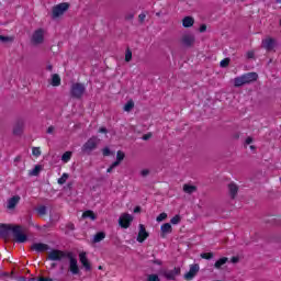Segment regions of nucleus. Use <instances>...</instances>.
I'll use <instances>...</instances> for the list:
<instances>
[{
  "label": "nucleus",
  "instance_id": "nucleus-1",
  "mask_svg": "<svg viewBox=\"0 0 281 281\" xmlns=\"http://www.w3.org/2000/svg\"><path fill=\"white\" fill-rule=\"evenodd\" d=\"M258 80V74L247 72L234 79V87H243L244 85H251Z\"/></svg>",
  "mask_w": 281,
  "mask_h": 281
},
{
  "label": "nucleus",
  "instance_id": "nucleus-2",
  "mask_svg": "<svg viewBox=\"0 0 281 281\" xmlns=\"http://www.w3.org/2000/svg\"><path fill=\"white\" fill-rule=\"evenodd\" d=\"M98 144H100V138H98V136H92L83 144L81 150L86 155H91V153L98 148Z\"/></svg>",
  "mask_w": 281,
  "mask_h": 281
},
{
  "label": "nucleus",
  "instance_id": "nucleus-3",
  "mask_svg": "<svg viewBox=\"0 0 281 281\" xmlns=\"http://www.w3.org/2000/svg\"><path fill=\"white\" fill-rule=\"evenodd\" d=\"M12 236L15 243H27V235L25 234L21 225H13Z\"/></svg>",
  "mask_w": 281,
  "mask_h": 281
},
{
  "label": "nucleus",
  "instance_id": "nucleus-4",
  "mask_svg": "<svg viewBox=\"0 0 281 281\" xmlns=\"http://www.w3.org/2000/svg\"><path fill=\"white\" fill-rule=\"evenodd\" d=\"M86 91H87V88L82 83H74L70 88V95L71 98H76L77 100H80V98L85 95Z\"/></svg>",
  "mask_w": 281,
  "mask_h": 281
},
{
  "label": "nucleus",
  "instance_id": "nucleus-5",
  "mask_svg": "<svg viewBox=\"0 0 281 281\" xmlns=\"http://www.w3.org/2000/svg\"><path fill=\"white\" fill-rule=\"evenodd\" d=\"M69 254H71V251L54 249L48 254V260L60 261L64 260V258H69Z\"/></svg>",
  "mask_w": 281,
  "mask_h": 281
},
{
  "label": "nucleus",
  "instance_id": "nucleus-6",
  "mask_svg": "<svg viewBox=\"0 0 281 281\" xmlns=\"http://www.w3.org/2000/svg\"><path fill=\"white\" fill-rule=\"evenodd\" d=\"M194 43H196V37L192 33H186L180 38V45L182 47H194Z\"/></svg>",
  "mask_w": 281,
  "mask_h": 281
},
{
  "label": "nucleus",
  "instance_id": "nucleus-7",
  "mask_svg": "<svg viewBox=\"0 0 281 281\" xmlns=\"http://www.w3.org/2000/svg\"><path fill=\"white\" fill-rule=\"evenodd\" d=\"M68 10H69V3L67 2L59 3L53 7L52 16L53 19H58V16H63V14H65V12H67Z\"/></svg>",
  "mask_w": 281,
  "mask_h": 281
},
{
  "label": "nucleus",
  "instance_id": "nucleus-8",
  "mask_svg": "<svg viewBox=\"0 0 281 281\" xmlns=\"http://www.w3.org/2000/svg\"><path fill=\"white\" fill-rule=\"evenodd\" d=\"M69 260V271L72 276H78L80 273V268L78 267V259L74 257V252H68Z\"/></svg>",
  "mask_w": 281,
  "mask_h": 281
},
{
  "label": "nucleus",
  "instance_id": "nucleus-9",
  "mask_svg": "<svg viewBox=\"0 0 281 281\" xmlns=\"http://www.w3.org/2000/svg\"><path fill=\"white\" fill-rule=\"evenodd\" d=\"M45 41V31L43 29L36 30L31 38L33 45H43Z\"/></svg>",
  "mask_w": 281,
  "mask_h": 281
},
{
  "label": "nucleus",
  "instance_id": "nucleus-10",
  "mask_svg": "<svg viewBox=\"0 0 281 281\" xmlns=\"http://www.w3.org/2000/svg\"><path fill=\"white\" fill-rule=\"evenodd\" d=\"M261 47L266 49V52H273L278 47V40L273 37H266L261 42Z\"/></svg>",
  "mask_w": 281,
  "mask_h": 281
},
{
  "label": "nucleus",
  "instance_id": "nucleus-11",
  "mask_svg": "<svg viewBox=\"0 0 281 281\" xmlns=\"http://www.w3.org/2000/svg\"><path fill=\"white\" fill-rule=\"evenodd\" d=\"M21 203V196L20 195H13L7 200L5 207L8 212H14L16 210V205Z\"/></svg>",
  "mask_w": 281,
  "mask_h": 281
},
{
  "label": "nucleus",
  "instance_id": "nucleus-12",
  "mask_svg": "<svg viewBox=\"0 0 281 281\" xmlns=\"http://www.w3.org/2000/svg\"><path fill=\"white\" fill-rule=\"evenodd\" d=\"M131 223H133V215L128 213L122 214L119 218V225H121L123 229H128V227H131Z\"/></svg>",
  "mask_w": 281,
  "mask_h": 281
},
{
  "label": "nucleus",
  "instance_id": "nucleus-13",
  "mask_svg": "<svg viewBox=\"0 0 281 281\" xmlns=\"http://www.w3.org/2000/svg\"><path fill=\"white\" fill-rule=\"evenodd\" d=\"M32 251H36L37 254H43V251L49 250V245L43 243H34L31 246Z\"/></svg>",
  "mask_w": 281,
  "mask_h": 281
},
{
  "label": "nucleus",
  "instance_id": "nucleus-14",
  "mask_svg": "<svg viewBox=\"0 0 281 281\" xmlns=\"http://www.w3.org/2000/svg\"><path fill=\"white\" fill-rule=\"evenodd\" d=\"M199 273V265H191L190 270L184 274V280H194V277Z\"/></svg>",
  "mask_w": 281,
  "mask_h": 281
},
{
  "label": "nucleus",
  "instance_id": "nucleus-15",
  "mask_svg": "<svg viewBox=\"0 0 281 281\" xmlns=\"http://www.w3.org/2000/svg\"><path fill=\"white\" fill-rule=\"evenodd\" d=\"M180 273L181 268H175L173 270L164 271L162 276H165L167 280H175V278H177V276H179Z\"/></svg>",
  "mask_w": 281,
  "mask_h": 281
},
{
  "label": "nucleus",
  "instance_id": "nucleus-16",
  "mask_svg": "<svg viewBox=\"0 0 281 281\" xmlns=\"http://www.w3.org/2000/svg\"><path fill=\"white\" fill-rule=\"evenodd\" d=\"M12 227H14V225L1 224L0 225V236L2 238H8V236H10V232H12Z\"/></svg>",
  "mask_w": 281,
  "mask_h": 281
},
{
  "label": "nucleus",
  "instance_id": "nucleus-17",
  "mask_svg": "<svg viewBox=\"0 0 281 281\" xmlns=\"http://www.w3.org/2000/svg\"><path fill=\"white\" fill-rule=\"evenodd\" d=\"M79 260L86 271H91V263L89 262V259L87 258V252H80Z\"/></svg>",
  "mask_w": 281,
  "mask_h": 281
},
{
  "label": "nucleus",
  "instance_id": "nucleus-18",
  "mask_svg": "<svg viewBox=\"0 0 281 281\" xmlns=\"http://www.w3.org/2000/svg\"><path fill=\"white\" fill-rule=\"evenodd\" d=\"M24 128H25V122L16 121L13 126V135H23Z\"/></svg>",
  "mask_w": 281,
  "mask_h": 281
},
{
  "label": "nucleus",
  "instance_id": "nucleus-19",
  "mask_svg": "<svg viewBox=\"0 0 281 281\" xmlns=\"http://www.w3.org/2000/svg\"><path fill=\"white\" fill-rule=\"evenodd\" d=\"M146 238H148V232H146L144 224H139V232L136 240L137 243H144Z\"/></svg>",
  "mask_w": 281,
  "mask_h": 281
},
{
  "label": "nucleus",
  "instance_id": "nucleus-20",
  "mask_svg": "<svg viewBox=\"0 0 281 281\" xmlns=\"http://www.w3.org/2000/svg\"><path fill=\"white\" fill-rule=\"evenodd\" d=\"M161 236L165 238L168 234H172V225L170 223H165L160 227Z\"/></svg>",
  "mask_w": 281,
  "mask_h": 281
},
{
  "label": "nucleus",
  "instance_id": "nucleus-21",
  "mask_svg": "<svg viewBox=\"0 0 281 281\" xmlns=\"http://www.w3.org/2000/svg\"><path fill=\"white\" fill-rule=\"evenodd\" d=\"M228 192H229L231 199H236V195L238 194V186L234 182H231L228 184Z\"/></svg>",
  "mask_w": 281,
  "mask_h": 281
},
{
  "label": "nucleus",
  "instance_id": "nucleus-22",
  "mask_svg": "<svg viewBox=\"0 0 281 281\" xmlns=\"http://www.w3.org/2000/svg\"><path fill=\"white\" fill-rule=\"evenodd\" d=\"M182 25L183 27H192V25H194V18L192 16H186L182 20Z\"/></svg>",
  "mask_w": 281,
  "mask_h": 281
},
{
  "label": "nucleus",
  "instance_id": "nucleus-23",
  "mask_svg": "<svg viewBox=\"0 0 281 281\" xmlns=\"http://www.w3.org/2000/svg\"><path fill=\"white\" fill-rule=\"evenodd\" d=\"M183 192H186V194H194V192H196V187L190 186V184H183Z\"/></svg>",
  "mask_w": 281,
  "mask_h": 281
},
{
  "label": "nucleus",
  "instance_id": "nucleus-24",
  "mask_svg": "<svg viewBox=\"0 0 281 281\" xmlns=\"http://www.w3.org/2000/svg\"><path fill=\"white\" fill-rule=\"evenodd\" d=\"M104 238H106V234H104V232H99L94 235L93 243H102Z\"/></svg>",
  "mask_w": 281,
  "mask_h": 281
},
{
  "label": "nucleus",
  "instance_id": "nucleus-25",
  "mask_svg": "<svg viewBox=\"0 0 281 281\" xmlns=\"http://www.w3.org/2000/svg\"><path fill=\"white\" fill-rule=\"evenodd\" d=\"M228 260H229V259H228L227 257H223V258L218 259V260L215 262V265H214L215 269H221V268L223 267V265H227V261H228Z\"/></svg>",
  "mask_w": 281,
  "mask_h": 281
},
{
  "label": "nucleus",
  "instance_id": "nucleus-26",
  "mask_svg": "<svg viewBox=\"0 0 281 281\" xmlns=\"http://www.w3.org/2000/svg\"><path fill=\"white\" fill-rule=\"evenodd\" d=\"M42 167L41 165L35 166L31 171H30V176L31 177H38V175L41 173Z\"/></svg>",
  "mask_w": 281,
  "mask_h": 281
},
{
  "label": "nucleus",
  "instance_id": "nucleus-27",
  "mask_svg": "<svg viewBox=\"0 0 281 281\" xmlns=\"http://www.w3.org/2000/svg\"><path fill=\"white\" fill-rule=\"evenodd\" d=\"M82 218H91V221H95V213L93 211H86L82 213Z\"/></svg>",
  "mask_w": 281,
  "mask_h": 281
},
{
  "label": "nucleus",
  "instance_id": "nucleus-28",
  "mask_svg": "<svg viewBox=\"0 0 281 281\" xmlns=\"http://www.w3.org/2000/svg\"><path fill=\"white\" fill-rule=\"evenodd\" d=\"M53 87H60V76L58 75H53V78H52V83H50Z\"/></svg>",
  "mask_w": 281,
  "mask_h": 281
},
{
  "label": "nucleus",
  "instance_id": "nucleus-29",
  "mask_svg": "<svg viewBox=\"0 0 281 281\" xmlns=\"http://www.w3.org/2000/svg\"><path fill=\"white\" fill-rule=\"evenodd\" d=\"M123 109L126 113H130V111H133V109H135V102H133L132 100L128 101Z\"/></svg>",
  "mask_w": 281,
  "mask_h": 281
},
{
  "label": "nucleus",
  "instance_id": "nucleus-30",
  "mask_svg": "<svg viewBox=\"0 0 281 281\" xmlns=\"http://www.w3.org/2000/svg\"><path fill=\"white\" fill-rule=\"evenodd\" d=\"M124 157H125L124 153L119 150L116 153V161H114V164H119V166H120V164H122V161H124Z\"/></svg>",
  "mask_w": 281,
  "mask_h": 281
},
{
  "label": "nucleus",
  "instance_id": "nucleus-31",
  "mask_svg": "<svg viewBox=\"0 0 281 281\" xmlns=\"http://www.w3.org/2000/svg\"><path fill=\"white\" fill-rule=\"evenodd\" d=\"M67 179H69V173H63V176L57 180L59 186H65L67 183Z\"/></svg>",
  "mask_w": 281,
  "mask_h": 281
},
{
  "label": "nucleus",
  "instance_id": "nucleus-32",
  "mask_svg": "<svg viewBox=\"0 0 281 281\" xmlns=\"http://www.w3.org/2000/svg\"><path fill=\"white\" fill-rule=\"evenodd\" d=\"M133 60V52H131V48H127L125 52V63H131Z\"/></svg>",
  "mask_w": 281,
  "mask_h": 281
},
{
  "label": "nucleus",
  "instance_id": "nucleus-33",
  "mask_svg": "<svg viewBox=\"0 0 281 281\" xmlns=\"http://www.w3.org/2000/svg\"><path fill=\"white\" fill-rule=\"evenodd\" d=\"M70 159H71V151H66L63 154L61 161H64V164H67V161H69Z\"/></svg>",
  "mask_w": 281,
  "mask_h": 281
},
{
  "label": "nucleus",
  "instance_id": "nucleus-34",
  "mask_svg": "<svg viewBox=\"0 0 281 281\" xmlns=\"http://www.w3.org/2000/svg\"><path fill=\"white\" fill-rule=\"evenodd\" d=\"M37 213L40 214V216H45V214H47V207L45 205L38 206Z\"/></svg>",
  "mask_w": 281,
  "mask_h": 281
},
{
  "label": "nucleus",
  "instance_id": "nucleus-35",
  "mask_svg": "<svg viewBox=\"0 0 281 281\" xmlns=\"http://www.w3.org/2000/svg\"><path fill=\"white\" fill-rule=\"evenodd\" d=\"M0 41L1 43H12V41H14V37L0 35Z\"/></svg>",
  "mask_w": 281,
  "mask_h": 281
},
{
  "label": "nucleus",
  "instance_id": "nucleus-36",
  "mask_svg": "<svg viewBox=\"0 0 281 281\" xmlns=\"http://www.w3.org/2000/svg\"><path fill=\"white\" fill-rule=\"evenodd\" d=\"M171 225H179L181 223V216L176 215L170 220Z\"/></svg>",
  "mask_w": 281,
  "mask_h": 281
},
{
  "label": "nucleus",
  "instance_id": "nucleus-37",
  "mask_svg": "<svg viewBox=\"0 0 281 281\" xmlns=\"http://www.w3.org/2000/svg\"><path fill=\"white\" fill-rule=\"evenodd\" d=\"M167 218H168V214L167 213H160L157 216L156 221H157V223H161V221H166Z\"/></svg>",
  "mask_w": 281,
  "mask_h": 281
},
{
  "label": "nucleus",
  "instance_id": "nucleus-38",
  "mask_svg": "<svg viewBox=\"0 0 281 281\" xmlns=\"http://www.w3.org/2000/svg\"><path fill=\"white\" fill-rule=\"evenodd\" d=\"M201 258H203L204 260H212V258H214V254L204 252V254L201 255Z\"/></svg>",
  "mask_w": 281,
  "mask_h": 281
},
{
  "label": "nucleus",
  "instance_id": "nucleus-39",
  "mask_svg": "<svg viewBox=\"0 0 281 281\" xmlns=\"http://www.w3.org/2000/svg\"><path fill=\"white\" fill-rule=\"evenodd\" d=\"M147 281H161V279H159V276L157 274H149Z\"/></svg>",
  "mask_w": 281,
  "mask_h": 281
},
{
  "label": "nucleus",
  "instance_id": "nucleus-40",
  "mask_svg": "<svg viewBox=\"0 0 281 281\" xmlns=\"http://www.w3.org/2000/svg\"><path fill=\"white\" fill-rule=\"evenodd\" d=\"M220 67H229V58H224L221 63H220Z\"/></svg>",
  "mask_w": 281,
  "mask_h": 281
},
{
  "label": "nucleus",
  "instance_id": "nucleus-41",
  "mask_svg": "<svg viewBox=\"0 0 281 281\" xmlns=\"http://www.w3.org/2000/svg\"><path fill=\"white\" fill-rule=\"evenodd\" d=\"M32 153H33L34 157H41V148L33 147Z\"/></svg>",
  "mask_w": 281,
  "mask_h": 281
},
{
  "label": "nucleus",
  "instance_id": "nucleus-42",
  "mask_svg": "<svg viewBox=\"0 0 281 281\" xmlns=\"http://www.w3.org/2000/svg\"><path fill=\"white\" fill-rule=\"evenodd\" d=\"M103 153V157H109L111 156V149H109V147H105L102 149Z\"/></svg>",
  "mask_w": 281,
  "mask_h": 281
},
{
  "label": "nucleus",
  "instance_id": "nucleus-43",
  "mask_svg": "<svg viewBox=\"0 0 281 281\" xmlns=\"http://www.w3.org/2000/svg\"><path fill=\"white\" fill-rule=\"evenodd\" d=\"M119 166V162H113L110 168H108L106 172L111 173L113 172L114 168H117Z\"/></svg>",
  "mask_w": 281,
  "mask_h": 281
},
{
  "label": "nucleus",
  "instance_id": "nucleus-44",
  "mask_svg": "<svg viewBox=\"0 0 281 281\" xmlns=\"http://www.w3.org/2000/svg\"><path fill=\"white\" fill-rule=\"evenodd\" d=\"M140 175H142L143 177H148V175H150V170H148V169H143V170L140 171Z\"/></svg>",
  "mask_w": 281,
  "mask_h": 281
},
{
  "label": "nucleus",
  "instance_id": "nucleus-45",
  "mask_svg": "<svg viewBox=\"0 0 281 281\" xmlns=\"http://www.w3.org/2000/svg\"><path fill=\"white\" fill-rule=\"evenodd\" d=\"M138 19H139L140 23H144V21H146V14L145 13H140L138 15Z\"/></svg>",
  "mask_w": 281,
  "mask_h": 281
},
{
  "label": "nucleus",
  "instance_id": "nucleus-46",
  "mask_svg": "<svg viewBox=\"0 0 281 281\" xmlns=\"http://www.w3.org/2000/svg\"><path fill=\"white\" fill-rule=\"evenodd\" d=\"M54 131H56V128L54 126H49L46 133H48V135H53Z\"/></svg>",
  "mask_w": 281,
  "mask_h": 281
},
{
  "label": "nucleus",
  "instance_id": "nucleus-47",
  "mask_svg": "<svg viewBox=\"0 0 281 281\" xmlns=\"http://www.w3.org/2000/svg\"><path fill=\"white\" fill-rule=\"evenodd\" d=\"M150 137H153V134H145L143 136V139H144V142H148V139H150Z\"/></svg>",
  "mask_w": 281,
  "mask_h": 281
},
{
  "label": "nucleus",
  "instance_id": "nucleus-48",
  "mask_svg": "<svg viewBox=\"0 0 281 281\" xmlns=\"http://www.w3.org/2000/svg\"><path fill=\"white\" fill-rule=\"evenodd\" d=\"M206 30H207V25L202 24V25L200 26V32H201V33L205 32Z\"/></svg>",
  "mask_w": 281,
  "mask_h": 281
},
{
  "label": "nucleus",
  "instance_id": "nucleus-49",
  "mask_svg": "<svg viewBox=\"0 0 281 281\" xmlns=\"http://www.w3.org/2000/svg\"><path fill=\"white\" fill-rule=\"evenodd\" d=\"M252 142H254V138H252L251 136H248V137L246 138V144H247V145L252 144Z\"/></svg>",
  "mask_w": 281,
  "mask_h": 281
},
{
  "label": "nucleus",
  "instance_id": "nucleus-50",
  "mask_svg": "<svg viewBox=\"0 0 281 281\" xmlns=\"http://www.w3.org/2000/svg\"><path fill=\"white\" fill-rule=\"evenodd\" d=\"M38 281H54V280L45 277H38Z\"/></svg>",
  "mask_w": 281,
  "mask_h": 281
},
{
  "label": "nucleus",
  "instance_id": "nucleus-51",
  "mask_svg": "<svg viewBox=\"0 0 281 281\" xmlns=\"http://www.w3.org/2000/svg\"><path fill=\"white\" fill-rule=\"evenodd\" d=\"M9 278L11 279V280H16V276H14V271H12L11 273H9Z\"/></svg>",
  "mask_w": 281,
  "mask_h": 281
},
{
  "label": "nucleus",
  "instance_id": "nucleus-52",
  "mask_svg": "<svg viewBox=\"0 0 281 281\" xmlns=\"http://www.w3.org/2000/svg\"><path fill=\"white\" fill-rule=\"evenodd\" d=\"M67 227H68V229H70V231L76 229V226H75L72 223H69V224L67 225Z\"/></svg>",
  "mask_w": 281,
  "mask_h": 281
},
{
  "label": "nucleus",
  "instance_id": "nucleus-53",
  "mask_svg": "<svg viewBox=\"0 0 281 281\" xmlns=\"http://www.w3.org/2000/svg\"><path fill=\"white\" fill-rule=\"evenodd\" d=\"M138 212H142V207L136 206V207L134 209V214H138Z\"/></svg>",
  "mask_w": 281,
  "mask_h": 281
},
{
  "label": "nucleus",
  "instance_id": "nucleus-54",
  "mask_svg": "<svg viewBox=\"0 0 281 281\" xmlns=\"http://www.w3.org/2000/svg\"><path fill=\"white\" fill-rule=\"evenodd\" d=\"M1 278H10V273H8V272H1Z\"/></svg>",
  "mask_w": 281,
  "mask_h": 281
},
{
  "label": "nucleus",
  "instance_id": "nucleus-55",
  "mask_svg": "<svg viewBox=\"0 0 281 281\" xmlns=\"http://www.w3.org/2000/svg\"><path fill=\"white\" fill-rule=\"evenodd\" d=\"M254 56H255L254 52H248L247 53V58H254Z\"/></svg>",
  "mask_w": 281,
  "mask_h": 281
},
{
  "label": "nucleus",
  "instance_id": "nucleus-56",
  "mask_svg": "<svg viewBox=\"0 0 281 281\" xmlns=\"http://www.w3.org/2000/svg\"><path fill=\"white\" fill-rule=\"evenodd\" d=\"M15 280L16 281H25L26 279H25V277H18V278H15Z\"/></svg>",
  "mask_w": 281,
  "mask_h": 281
},
{
  "label": "nucleus",
  "instance_id": "nucleus-57",
  "mask_svg": "<svg viewBox=\"0 0 281 281\" xmlns=\"http://www.w3.org/2000/svg\"><path fill=\"white\" fill-rule=\"evenodd\" d=\"M46 69H47V71H52L54 69V67L52 65H47Z\"/></svg>",
  "mask_w": 281,
  "mask_h": 281
},
{
  "label": "nucleus",
  "instance_id": "nucleus-58",
  "mask_svg": "<svg viewBox=\"0 0 281 281\" xmlns=\"http://www.w3.org/2000/svg\"><path fill=\"white\" fill-rule=\"evenodd\" d=\"M99 133H106V128L105 127H100Z\"/></svg>",
  "mask_w": 281,
  "mask_h": 281
},
{
  "label": "nucleus",
  "instance_id": "nucleus-59",
  "mask_svg": "<svg viewBox=\"0 0 281 281\" xmlns=\"http://www.w3.org/2000/svg\"><path fill=\"white\" fill-rule=\"evenodd\" d=\"M232 262H238V258L233 257V258H232Z\"/></svg>",
  "mask_w": 281,
  "mask_h": 281
},
{
  "label": "nucleus",
  "instance_id": "nucleus-60",
  "mask_svg": "<svg viewBox=\"0 0 281 281\" xmlns=\"http://www.w3.org/2000/svg\"><path fill=\"white\" fill-rule=\"evenodd\" d=\"M27 281H38V278H31Z\"/></svg>",
  "mask_w": 281,
  "mask_h": 281
},
{
  "label": "nucleus",
  "instance_id": "nucleus-61",
  "mask_svg": "<svg viewBox=\"0 0 281 281\" xmlns=\"http://www.w3.org/2000/svg\"><path fill=\"white\" fill-rule=\"evenodd\" d=\"M155 265H161V261L157 260L155 261Z\"/></svg>",
  "mask_w": 281,
  "mask_h": 281
},
{
  "label": "nucleus",
  "instance_id": "nucleus-62",
  "mask_svg": "<svg viewBox=\"0 0 281 281\" xmlns=\"http://www.w3.org/2000/svg\"><path fill=\"white\" fill-rule=\"evenodd\" d=\"M98 269H99L100 271H102V266H99Z\"/></svg>",
  "mask_w": 281,
  "mask_h": 281
},
{
  "label": "nucleus",
  "instance_id": "nucleus-63",
  "mask_svg": "<svg viewBox=\"0 0 281 281\" xmlns=\"http://www.w3.org/2000/svg\"><path fill=\"white\" fill-rule=\"evenodd\" d=\"M251 149H254L255 147L254 146H250Z\"/></svg>",
  "mask_w": 281,
  "mask_h": 281
},
{
  "label": "nucleus",
  "instance_id": "nucleus-64",
  "mask_svg": "<svg viewBox=\"0 0 281 281\" xmlns=\"http://www.w3.org/2000/svg\"><path fill=\"white\" fill-rule=\"evenodd\" d=\"M0 279H1V272H0Z\"/></svg>",
  "mask_w": 281,
  "mask_h": 281
}]
</instances>
